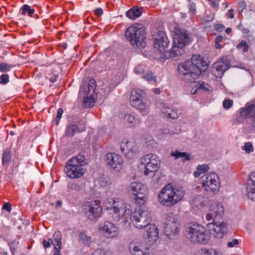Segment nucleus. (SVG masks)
I'll list each match as a JSON object with an SVG mask.
<instances>
[{
  "mask_svg": "<svg viewBox=\"0 0 255 255\" xmlns=\"http://www.w3.org/2000/svg\"><path fill=\"white\" fill-rule=\"evenodd\" d=\"M103 205L113 222L123 220L126 222L131 219L133 226L138 229H145L150 223L147 210L138 208L132 213L130 205L119 197L108 198L104 201Z\"/></svg>",
  "mask_w": 255,
  "mask_h": 255,
  "instance_id": "f257e3e1",
  "label": "nucleus"
},
{
  "mask_svg": "<svg viewBox=\"0 0 255 255\" xmlns=\"http://www.w3.org/2000/svg\"><path fill=\"white\" fill-rule=\"evenodd\" d=\"M208 67L207 62L199 54L193 55L190 60L179 64L178 69L182 80L195 83L202 72Z\"/></svg>",
  "mask_w": 255,
  "mask_h": 255,
  "instance_id": "f03ea898",
  "label": "nucleus"
},
{
  "mask_svg": "<svg viewBox=\"0 0 255 255\" xmlns=\"http://www.w3.org/2000/svg\"><path fill=\"white\" fill-rule=\"evenodd\" d=\"M185 195L183 188L171 184L165 185L159 191L158 201L166 207H172L183 200Z\"/></svg>",
  "mask_w": 255,
  "mask_h": 255,
  "instance_id": "7ed1b4c3",
  "label": "nucleus"
},
{
  "mask_svg": "<svg viewBox=\"0 0 255 255\" xmlns=\"http://www.w3.org/2000/svg\"><path fill=\"white\" fill-rule=\"evenodd\" d=\"M85 156L78 154L68 159L64 167V172L71 179L82 177L86 172L85 166L87 164Z\"/></svg>",
  "mask_w": 255,
  "mask_h": 255,
  "instance_id": "20e7f679",
  "label": "nucleus"
},
{
  "mask_svg": "<svg viewBox=\"0 0 255 255\" xmlns=\"http://www.w3.org/2000/svg\"><path fill=\"white\" fill-rule=\"evenodd\" d=\"M125 35L132 46L139 48L145 46V32L141 25L136 23L129 26L126 29Z\"/></svg>",
  "mask_w": 255,
  "mask_h": 255,
  "instance_id": "39448f33",
  "label": "nucleus"
},
{
  "mask_svg": "<svg viewBox=\"0 0 255 255\" xmlns=\"http://www.w3.org/2000/svg\"><path fill=\"white\" fill-rule=\"evenodd\" d=\"M186 231L188 238L194 243L206 244L210 239V234L202 226L190 223L187 225Z\"/></svg>",
  "mask_w": 255,
  "mask_h": 255,
  "instance_id": "423d86ee",
  "label": "nucleus"
},
{
  "mask_svg": "<svg viewBox=\"0 0 255 255\" xmlns=\"http://www.w3.org/2000/svg\"><path fill=\"white\" fill-rule=\"evenodd\" d=\"M200 183L204 191L213 194H217L221 186L220 177L214 172L203 175L200 179Z\"/></svg>",
  "mask_w": 255,
  "mask_h": 255,
  "instance_id": "0eeeda50",
  "label": "nucleus"
},
{
  "mask_svg": "<svg viewBox=\"0 0 255 255\" xmlns=\"http://www.w3.org/2000/svg\"><path fill=\"white\" fill-rule=\"evenodd\" d=\"M160 160L155 154H147L139 159V167L143 166V173L145 176L154 175L159 169Z\"/></svg>",
  "mask_w": 255,
  "mask_h": 255,
  "instance_id": "6e6552de",
  "label": "nucleus"
},
{
  "mask_svg": "<svg viewBox=\"0 0 255 255\" xmlns=\"http://www.w3.org/2000/svg\"><path fill=\"white\" fill-rule=\"evenodd\" d=\"M128 191L134 196L135 203L140 206L143 205L148 198V189L141 183H131L128 187Z\"/></svg>",
  "mask_w": 255,
  "mask_h": 255,
  "instance_id": "1a4fd4ad",
  "label": "nucleus"
},
{
  "mask_svg": "<svg viewBox=\"0 0 255 255\" xmlns=\"http://www.w3.org/2000/svg\"><path fill=\"white\" fill-rule=\"evenodd\" d=\"M247 119H251V124L255 127V100L247 103L238 110L235 122L237 124H242Z\"/></svg>",
  "mask_w": 255,
  "mask_h": 255,
  "instance_id": "9d476101",
  "label": "nucleus"
},
{
  "mask_svg": "<svg viewBox=\"0 0 255 255\" xmlns=\"http://www.w3.org/2000/svg\"><path fill=\"white\" fill-rule=\"evenodd\" d=\"M208 210L203 215L206 221H214L222 219L225 213L223 204L217 201H211L207 206Z\"/></svg>",
  "mask_w": 255,
  "mask_h": 255,
  "instance_id": "9b49d317",
  "label": "nucleus"
},
{
  "mask_svg": "<svg viewBox=\"0 0 255 255\" xmlns=\"http://www.w3.org/2000/svg\"><path fill=\"white\" fill-rule=\"evenodd\" d=\"M85 213L87 218L95 221L101 218L103 214V207L99 200L88 202L85 206Z\"/></svg>",
  "mask_w": 255,
  "mask_h": 255,
  "instance_id": "f8f14e48",
  "label": "nucleus"
},
{
  "mask_svg": "<svg viewBox=\"0 0 255 255\" xmlns=\"http://www.w3.org/2000/svg\"><path fill=\"white\" fill-rule=\"evenodd\" d=\"M121 152L128 159H132L138 156L139 149L136 143L132 140L123 139L120 144Z\"/></svg>",
  "mask_w": 255,
  "mask_h": 255,
  "instance_id": "ddd939ff",
  "label": "nucleus"
},
{
  "mask_svg": "<svg viewBox=\"0 0 255 255\" xmlns=\"http://www.w3.org/2000/svg\"><path fill=\"white\" fill-rule=\"evenodd\" d=\"M105 160L107 165L116 172H120L124 165L122 156L115 152H109L105 155Z\"/></svg>",
  "mask_w": 255,
  "mask_h": 255,
  "instance_id": "4468645a",
  "label": "nucleus"
},
{
  "mask_svg": "<svg viewBox=\"0 0 255 255\" xmlns=\"http://www.w3.org/2000/svg\"><path fill=\"white\" fill-rule=\"evenodd\" d=\"M92 84H94V81L90 80ZM95 92V87L90 83L83 85L80 88L79 93L81 95H84V104L85 107H92L95 104V98L93 93Z\"/></svg>",
  "mask_w": 255,
  "mask_h": 255,
  "instance_id": "2eb2a0df",
  "label": "nucleus"
},
{
  "mask_svg": "<svg viewBox=\"0 0 255 255\" xmlns=\"http://www.w3.org/2000/svg\"><path fill=\"white\" fill-rule=\"evenodd\" d=\"M164 233L170 239H173L179 232V223L173 216H168L165 222Z\"/></svg>",
  "mask_w": 255,
  "mask_h": 255,
  "instance_id": "dca6fc26",
  "label": "nucleus"
},
{
  "mask_svg": "<svg viewBox=\"0 0 255 255\" xmlns=\"http://www.w3.org/2000/svg\"><path fill=\"white\" fill-rule=\"evenodd\" d=\"M219 220L208 221L207 226L208 229H212L217 238H222L228 231V224L226 222H220Z\"/></svg>",
  "mask_w": 255,
  "mask_h": 255,
  "instance_id": "f3484780",
  "label": "nucleus"
},
{
  "mask_svg": "<svg viewBox=\"0 0 255 255\" xmlns=\"http://www.w3.org/2000/svg\"><path fill=\"white\" fill-rule=\"evenodd\" d=\"M131 105L139 110L142 113L148 112V107L142 100L141 91L139 90H134L131 92L129 98Z\"/></svg>",
  "mask_w": 255,
  "mask_h": 255,
  "instance_id": "a211bd4d",
  "label": "nucleus"
},
{
  "mask_svg": "<svg viewBox=\"0 0 255 255\" xmlns=\"http://www.w3.org/2000/svg\"><path fill=\"white\" fill-rule=\"evenodd\" d=\"M143 242L139 240L131 241L128 245V250L131 255H154L148 249H143Z\"/></svg>",
  "mask_w": 255,
  "mask_h": 255,
  "instance_id": "6ab92c4d",
  "label": "nucleus"
},
{
  "mask_svg": "<svg viewBox=\"0 0 255 255\" xmlns=\"http://www.w3.org/2000/svg\"><path fill=\"white\" fill-rule=\"evenodd\" d=\"M99 231L103 236L109 239L116 238L119 234L117 227L109 221H105L101 224Z\"/></svg>",
  "mask_w": 255,
  "mask_h": 255,
  "instance_id": "aec40b11",
  "label": "nucleus"
},
{
  "mask_svg": "<svg viewBox=\"0 0 255 255\" xmlns=\"http://www.w3.org/2000/svg\"><path fill=\"white\" fill-rule=\"evenodd\" d=\"M169 43V41L164 31H160L155 34L153 37V45L155 49L160 53L164 52Z\"/></svg>",
  "mask_w": 255,
  "mask_h": 255,
  "instance_id": "412c9836",
  "label": "nucleus"
},
{
  "mask_svg": "<svg viewBox=\"0 0 255 255\" xmlns=\"http://www.w3.org/2000/svg\"><path fill=\"white\" fill-rule=\"evenodd\" d=\"M174 44H178L184 47L189 42V36L187 31L184 29L176 27L173 35Z\"/></svg>",
  "mask_w": 255,
  "mask_h": 255,
  "instance_id": "4be33fe9",
  "label": "nucleus"
},
{
  "mask_svg": "<svg viewBox=\"0 0 255 255\" xmlns=\"http://www.w3.org/2000/svg\"><path fill=\"white\" fill-rule=\"evenodd\" d=\"M246 192L249 199L255 201V171L251 173L247 180Z\"/></svg>",
  "mask_w": 255,
  "mask_h": 255,
  "instance_id": "5701e85b",
  "label": "nucleus"
},
{
  "mask_svg": "<svg viewBox=\"0 0 255 255\" xmlns=\"http://www.w3.org/2000/svg\"><path fill=\"white\" fill-rule=\"evenodd\" d=\"M135 73L147 82H156V76L151 71L146 70L143 65H137L134 68Z\"/></svg>",
  "mask_w": 255,
  "mask_h": 255,
  "instance_id": "b1692460",
  "label": "nucleus"
},
{
  "mask_svg": "<svg viewBox=\"0 0 255 255\" xmlns=\"http://www.w3.org/2000/svg\"><path fill=\"white\" fill-rule=\"evenodd\" d=\"M146 229V236L148 242L153 244L156 243L159 239V231L157 227L154 224L150 223Z\"/></svg>",
  "mask_w": 255,
  "mask_h": 255,
  "instance_id": "393cba45",
  "label": "nucleus"
},
{
  "mask_svg": "<svg viewBox=\"0 0 255 255\" xmlns=\"http://www.w3.org/2000/svg\"><path fill=\"white\" fill-rule=\"evenodd\" d=\"M230 61L226 57H223L220 61L215 62L213 65V68L218 72L217 77H221L224 73L229 69Z\"/></svg>",
  "mask_w": 255,
  "mask_h": 255,
  "instance_id": "a878e982",
  "label": "nucleus"
},
{
  "mask_svg": "<svg viewBox=\"0 0 255 255\" xmlns=\"http://www.w3.org/2000/svg\"><path fill=\"white\" fill-rule=\"evenodd\" d=\"M156 106L161 112L168 118L176 119L178 118V114L176 110L171 109L169 106L165 103L157 104Z\"/></svg>",
  "mask_w": 255,
  "mask_h": 255,
  "instance_id": "bb28decb",
  "label": "nucleus"
},
{
  "mask_svg": "<svg viewBox=\"0 0 255 255\" xmlns=\"http://www.w3.org/2000/svg\"><path fill=\"white\" fill-rule=\"evenodd\" d=\"M123 121L125 125L128 127L133 128L140 125V120L135 117L134 114L127 113L125 115Z\"/></svg>",
  "mask_w": 255,
  "mask_h": 255,
  "instance_id": "cd10ccee",
  "label": "nucleus"
},
{
  "mask_svg": "<svg viewBox=\"0 0 255 255\" xmlns=\"http://www.w3.org/2000/svg\"><path fill=\"white\" fill-rule=\"evenodd\" d=\"M184 52V47L178 44H174L170 51H167L165 52L163 57L165 59L174 58L181 55Z\"/></svg>",
  "mask_w": 255,
  "mask_h": 255,
  "instance_id": "c85d7f7f",
  "label": "nucleus"
},
{
  "mask_svg": "<svg viewBox=\"0 0 255 255\" xmlns=\"http://www.w3.org/2000/svg\"><path fill=\"white\" fill-rule=\"evenodd\" d=\"M179 132V129H177L173 126H171L159 130L158 135L161 138L166 135H172L178 134Z\"/></svg>",
  "mask_w": 255,
  "mask_h": 255,
  "instance_id": "c756f323",
  "label": "nucleus"
},
{
  "mask_svg": "<svg viewBox=\"0 0 255 255\" xmlns=\"http://www.w3.org/2000/svg\"><path fill=\"white\" fill-rule=\"evenodd\" d=\"M195 255H220L218 250L214 248H202L198 250Z\"/></svg>",
  "mask_w": 255,
  "mask_h": 255,
  "instance_id": "7c9ffc66",
  "label": "nucleus"
},
{
  "mask_svg": "<svg viewBox=\"0 0 255 255\" xmlns=\"http://www.w3.org/2000/svg\"><path fill=\"white\" fill-rule=\"evenodd\" d=\"M84 130H85V127H83L80 129L76 125L71 124L67 127L65 134L67 136H72L75 133L78 132H81Z\"/></svg>",
  "mask_w": 255,
  "mask_h": 255,
  "instance_id": "2f4dec72",
  "label": "nucleus"
},
{
  "mask_svg": "<svg viewBox=\"0 0 255 255\" xmlns=\"http://www.w3.org/2000/svg\"><path fill=\"white\" fill-rule=\"evenodd\" d=\"M79 241L89 247L91 246L92 242L91 237L87 235L85 232H81L79 234Z\"/></svg>",
  "mask_w": 255,
  "mask_h": 255,
  "instance_id": "473e14b6",
  "label": "nucleus"
},
{
  "mask_svg": "<svg viewBox=\"0 0 255 255\" xmlns=\"http://www.w3.org/2000/svg\"><path fill=\"white\" fill-rule=\"evenodd\" d=\"M141 13L140 8L133 7L127 12L126 15L131 19H135L140 16Z\"/></svg>",
  "mask_w": 255,
  "mask_h": 255,
  "instance_id": "72a5a7b5",
  "label": "nucleus"
},
{
  "mask_svg": "<svg viewBox=\"0 0 255 255\" xmlns=\"http://www.w3.org/2000/svg\"><path fill=\"white\" fill-rule=\"evenodd\" d=\"M143 142L144 146L149 148H153L156 144V142L153 137L148 134L144 136Z\"/></svg>",
  "mask_w": 255,
  "mask_h": 255,
  "instance_id": "f704fd0d",
  "label": "nucleus"
},
{
  "mask_svg": "<svg viewBox=\"0 0 255 255\" xmlns=\"http://www.w3.org/2000/svg\"><path fill=\"white\" fill-rule=\"evenodd\" d=\"M209 169V167L207 164L198 165L197 167V170L194 172V176L197 178L201 174L207 172Z\"/></svg>",
  "mask_w": 255,
  "mask_h": 255,
  "instance_id": "c9c22d12",
  "label": "nucleus"
},
{
  "mask_svg": "<svg viewBox=\"0 0 255 255\" xmlns=\"http://www.w3.org/2000/svg\"><path fill=\"white\" fill-rule=\"evenodd\" d=\"M20 11L22 15H27L29 16H32L35 12V10L27 4H24L21 8Z\"/></svg>",
  "mask_w": 255,
  "mask_h": 255,
  "instance_id": "e433bc0d",
  "label": "nucleus"
},
{
  "mask_svg": "<svg viewBox=\"0 0 255 255\" xmlns=\"http://www.w3.org/2000/svg\"><path fill=\"white\" fill-rule=\"evenodd\" d=\"M170 155L174 157L175 159L181 157L183 158L185 160H188L190 159L189 154H187L185 152H180L178 150L171 152Z\"/></svg>",
  "mask_w": 255,
  "mask_h": 255,
  "instance_id": "4c0bfd02",
  "label": "nucleus"
},
{
  "mask_svg": "<svg viewBox=\"0 0 255 255\" xmlns=\"http://www.w3.org/2000/svg\"><path fill=\"white\" fill-rule=\"evenodd\" d=\"M195 87L196 89L193 92V94H195L196 92L199 90H203L204 91H208L210 88V86L208 84L205 83L203 82H200L199 83H197Z\"/></svg>",
  "mask_w": 255,
  "mask_h": 255,
  "instance_id": "58836bf2",
  "label": "nucleus"
},
{
  "mask_svg": "<svg viewBox=\"0 0 255 255\" xmlns=\"http://www.w3.org/2000/svg\"><path fill=\"white\" fill-rule=\"evenodd\" d=\"M53 240L55 244L54 247H61L62 245V235L60 231H56L53 235Z\"/></svg>",
  "mask_w": 255,
  "mask_h": 255,
  "instance_id": "ea45409f",
  "label": "nucleus"
},
{
  "mask_svg": "<svg viewBox=\"0 0 255 255\" xmlns=\"http://www.w3.org/2000/svg\"><path fill=\"white\" fill-rule=\"evenodd\" d=\"M92 255H112V253L109 249L100 248L96 250Z\"/></svg>",
  "mask_w": 255,
  "mask_h": 255,
  "instance_id": "a19ab883",
  "label": "nucleus"
},
{
  "mask_svg": "<svg viewBox=\"0 0 255 255\" xmlns=\"http://www.w3.org/2000/svg\"><path fill=\"white\" fill-rule=\"evenodd\" d=\"M242 149L248 154L253 152L254 151L253 143L250 141L246 142L244 145L242 146Z\"/></svg>",
  "mask_w": 255,
  "mask_h": 255,
  "instance_id": "79ce46f5",
  "label": "nucleus"
},
{
  "mask_svg": "<svg viewBox=\"0 0 255 255\" xmlns=\"http://www.w3.org/2000/svg\"><path fill=\"white\" fill-rule=\"evenodd\" d=\"M13 67V66L11 64L4 62L0 63V72L1 73L9 72Z\"/></svg>",
  "mask_w": 255,
  "mask_h": 255,
  "instance_id": "37998d69",
  "label": "nucleus"
},
{
  "mask_svg": "<svg viewBox=\"0 0 255 255\" xmlns=\"http://www.w3.org/2000/svg\"><path fill=\"white\" fill-rule=\"evenodd\" d=\"M239 49L242 50L244 52L248 51L249 46L245 41H242L240 43L237 45Z\"/></svg>",
  "mask_w": 255,
  "mask_h": 255,
  "instance_id": "c03bdc74",
  "label": "nucleus"
},
{
  "mask_svg": "<svg viewBox=\"0 0 255 255\" xmlns=\"http://www.w3.org/2000/svg\"><path fill=\"white\" fill-rule=\"evenodd\" d=\"M10 159V153L8 151L5 150L2 155V161L3 164L7 163Z\"/></svg>",
  "mask_w": 255,
  "mask_h": 255,
  "instance_id": "a18cd8bd",
  "label": "nucleus"
},
{
  "mask_svg": "<svg viewBox=\"0 0 255 255\" xmlns=\"http://www.w3.org/2000/svg\"><path fill=\"white\" fill-rule=\"evenodd\" d=\"M9 76L7 74H3L0 76V83L5 85L9 82Z\"/></svg>",
  "mask_w": 255,
  "mask_h": 255,
  "instance_id": "49530a36",
  "label": "nucleus"
},
{
  "mask_svg": "<svg viewBox=\"0 0 255 255\" xmlns=\"http://www.w3.org/2000/svg\"><path fill=\"white\" fill-rule=\"evenodd\" d=\"M233 105V102L231 99H226L223 102V107L226 109L231 108Z\"/></svg>",
  "mask_w": 255,
  "mask_h": 255,
  "instance_id": "de8ad7c7",
  "label": "nucleus"
},
{
  "mask_svg": "<svg viewBox=\"0 0 255 255\" xmlns=\"http://www.w3.org/2000/svg\"><path fill=\"white\" fill-rule=\"evenodd\" d=\"M53 243V240L51 238H48L47 240L44 239L42 241L43 247L45 249L50 247Z\"/></svg>",
  "mask_w": 255,
  "mask_h": 255,
  "instance_id": "09e8293b",
  "label": "nucleus"
},
{
  "mask_svg": "<svg viewBox=\"0 0 255 255\" xmlns=\"http://www.w3.org/2000/svg\"><path fill=\"white\" fill-rule=\"evenodd\" d=\"M194 204H195L198 207L202 208L206 206V201L205 199L202 198L201 201L200 202V204H198L196 199L194 200Z\"/></svg>",
  "mask_w": 255,
  "mask_h": 255,
  "instance_id": "8fccbe9b",
  "label": "nucleus"
},
{
  "mask_svg": "<svg viewBox=\"0 0 255 255\" xmlns=\"http://www.w3.org/2000/svg\"><path fill=\"white\" fill-rule=\"evenodd\" d=\"M63 113V110L62 108H59L57 112L56 124L57 125L60 120L62 115Z\"/></svg>",
  "mask_w": 255,
  "mask_h": 255,
  "instance_id": "3c124183",
  "label": "nucleus"
},
{
  "mask_svg": "<svg viewBox=\"0 0 255 255\" xmlns=\"http://www.w3.org/2000/svg\"><path fill=\"white\" fill-rule=\"evenodd\" d=\"M239 244V241L238 239H234L232 241L227 243V246L229 248H233Z\"/></svg>",
  "mask_w": 255,
  "mask_h": 255,
  "instance_id": "603ef678",
  "label": "nucleus"
},
{
  "mask_svg": "<svg viewBox=\"0 0 255 255\" xmlns=\"http://www.w3.org/2000/svg\"><path fill=\"white\" fill-rule=\"evenodd\" d=\"M246 3L244 0H240L239 2V9L240 11H243L246 8Z\"/></svg>",
  "mask_w": 255,
  "mask_h": 255,
  "instance_id": "864d4df0",
  "label": "nucleus"
},
{
  "mask_svg": "<svg viewBox=\"0 0 255 255\" xmlns=\"http://www.w3.org/2000/svg\"><path fill=\"white\" fill-rule=\"evenodd\" d=\"M68 188L70 189L76 190L78 189L79 186L76 183H72L68 184Z\"/></svg>",
  "mask_w": 255,
  "mask_h": 255,
  "instance_id": "5fc2aeb1",
  "label": "nucleus"
},
{
  "mask_svg": "<svg viewBox=\"0 0 255 255\" xmlns=\"http://www.w3.org/2000/svg\"><path fill=\"white\" fill-rule=\"evenodd\" d=\"M2 208L3 209L6 210L8 212H10L11 210V205L9 203H4Z\"/></svg>",
  "mask_w": 255,
  "mask_h": 255,
  "instance_id": "6e6d98bb",
  "label": "nucleus"
},
{
  "mask_svg": "<svg viewBox=\"0 0 255 255\" xmlns=\"http://www.w3.org/2000/svg\"><path fill=\"white\" fill-rule=\"evenodd\" d=\"M54 250L53 255H61V247H54Z\"/></svg>",
  "mask_w": 255,
  "mask_h": 255,
  "instance_id": "4d7b16f0",
  "label": "nucleus"
},
{
  "mask_svg": "<svg viewBox=\"0 0 255 255\" xmlns=\"http://www.w3.org/2000/svg\"><path fill=\"white\" fill-rule=\"evenodd\" d=\"M211 4L212 7L214 8H218L219 6V2L215 0H212L211 1Z\"/></svg>",
  "mask_w": 255,
  "mask_h": 255,
  "instance_id": "13d9d810",
  "label": "nucleus"
},
{
  "mask_svg": "<svg viewBox=\"0 0 255 255\" xmlns=\"http://www.w3.org/2000/svg\"><path fill=\"white\" fill-rule=\"evenodd\" d=\"M103 13V9L101 8H98L95 10V13L98 16L102 15Z\"/></svg>",
  "mask_w": 255,
  "mask_h": 255,
  "instance_id": "bf43d9fd",
  "label": "nucleus"
},
{
  "mask_svg": "<svg viewBox=\"0 0 255 255\" xmlns=\"http://www.w3.org/2000/svg\"><path fill=\"white\" fill-rule=\"evenodd\" d=\"M224 27L223 25L218 24L215 25V28L218 31H221L224 29Z\"/></svg>",
  "mask_w": 255,
  "mask_h": 255,
  "instance_id": "052dcab7",
  "label": "nucleus"
},
{
  "mask_svg": "<svg viewBox=\"0 0 255 255\" xmlns=\"http://www.w3.org/2000/svg\"><path fill=\"white\" fill-rule=\"evenodd\" d=\"M228 16L230 18H233L234 17V14L233 13V9H230L228 12Z\"/></svg>",
  "mask_w": 255,
  "mask_h": 255,
  "instance_id": "680f3d73",
  "label": "nucleus"
},
{
  "mask_svg": "<svg viewBox=\"0 0 255 255\" xmlns=\"http://www.w3.org/2000/svg\"><path fill=\"white\" fill-rule=\"evenodd\" d=\"M190 10L192 13H194L196 11V6L194 4H191L190 5Z\"/></svg>",
  "mask_w": 255,
  "mask_h": 255,
  "instance_id": "e2e57ef3",
  "label": "nucleus"
},
{
  "mask_svg": "<svg viewBox=\"0 0 255 255\" xmlns=\"http://www.w3.org/2000/svg\"><path fill=\"white\" fill-rule=\"evenodd\" d=\"M223 37L221 35L218 36L216 37L215 41V42H221L223 40Z\"/></svg>",
  "mask_w": 255,
  "mask_h": 255,
  "instance_id": "0e129e2a",
  "label": "nucleus"
},
{
  "mask_svg": "<svg viewBox=\"0 0 255 255\" xmlns=\"http://www.w3.org/2000/svg\"><path fill=\"white\" fill-rule=\"evenodd\" d=\"M215 47L216 49H220L222 47L220 42H215Z\"/></svg>",
  "mask_w": 255,
  "mask_h": 255,
  "instance_id": "69168bd1",
  "label": "nucleus"
},
{
  "mask_svg": "<svg viewBox=\"0 0 255 255\" xmlns=\"http://www.w3.org/2000/svg\"><path fill=\"white\" fill-rule=\"evenodd\" d=\"M62 202L60 200H58L56 203V207L61 206L62 205Z\"/></svg>",
  "mask_w": 255,
  "mask_h": 255,
  "instance_id": "338daca9",
  "label": "nucleus"
},
{
  "mask_svg": "<svg viewBox=\"0 0 255 255\" xmlns=\"http://www.w3.org/2000/svg\"><path fill=\"white\" fill-rule=\"evenodd\" d=\"M154 92H155V93H156L157 94H159L160 92V89L158 88H155L154 89Z\"/></svg>",
  "mask_w": 255,
  "mask_h": 255,
  "instance_id": "774afa93",
  "label": "nucleus"
}]
</instances>
